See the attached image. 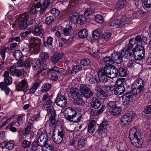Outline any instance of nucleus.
<instances>
[{
  "instance_id": "nucleus-52",
  "label": "nucleus",
  "mask_w": 151,
  "mask_h": 151,
  "mask_svg": "<svg viewBox=\"0 0 151 151\" xmlns=\"http://www.w3.org/2000/svg\"><path fill=\"white\" fill-rule=\"evenodd\" d=\"M82 67L80 65H76L73 67L70 72V74L72 75L74 72L75 73L79 71L82 69Z\"/></svg>"
},
{
  "instance_id": "nucleus-42",
  "label": "nucleus",
  "mask_w": 151,
  "mask_h": 151,
  "mask_svg": "<svg viewBox=\"0 0 151 151\" xmlns=\"http://www.w3.org/2000/svg\"><path fill=\"white\" fill-rule=\"evenodd\" d=\"M110 26L116 28L120 26L122 27V25L119 20L116 19L112 21L110 24Z\"/></svg>"
},
{
  "instance_id": "nucleus-60",
  "label": "nucleus",
  "mask_w": 151,
  "mask_h": 151,
  "mask_svg": "<svg viewBox=\"0 0 151 151\" xmlns=\"http://www.w3.org/2000/svg\"><path fill=\"white\" fill-rule=\"evenodd\" d=\"M92 37L94 40H96L99 38V34L97 31L94 30L92 33Z\"/></svg>"
},
{
  "instance_id": "nucleus-33",
  "label": "nucleus",
  "mask_w": 151,
  "mask_h": 151,
  "mask_svg": "<svg viewBox=\"0 0 151 151\" xmlns=\"http://www.w3.org/2000/svg\"><path fill=\"white\" fill-rule=\"evenodd\" d=\"M96 96L98 98L102 100L105 99L107 97L106 92L103 90H100L97 92Z\"/></svg>"
},
{
  "instance_id": "nucleus-2",
  "label": "nucleus",
  "mask_w": 151,
  "mask_h": 151,
  "mask_svg": "<svg viewBox=\"0 0 151 151\" xmlns=\"http://www.w3.org/2000/svg\"><path fill=\"white\" fill-rule=\"evenodd\" d=\"M108 77L112 78L116 77L118 74L117 69L111 65H105L103 68Z\"/></svg>"
},
{
  "instance_id": "nucleus-11",
  "label": "nucleus",
  "mask_w": 151,
  "mask_h": 151,
  "mask_svg": "<svg viewBox=\"0 0 151 151\" xmlns=\"http://www.w3.org/2000/svg\"><path fill=\"white\" fill-rule=\"evenodd\" d=\"M48 139L47 134L44 132L40 134L37 139L38 145L40 146H42L47 143Z\"/></svg>"
},
{
  "instance_id": "nucleus-17",
  "label": "nucleus",
  "mask_w": 151,
  "mask_h": 151,
  "mask_svg": "<svg viewBox=\"0 0 151 151\" xmlns=\"http://www.w3.org/2000/svg\"><path fill=\"white\" fill-rule=\"evenodd\" d=\"M66 120L70 122H77L81 121V119H82V116L81 114L79 113H75V114L70 115L69 117V119L65 118Z\"/></svg>"
},
{
  "instance_id": "nucleus-16",
  "label": "nucleus",
  "mask_w": 151,
  "mask_h": 151,
  "mask_svg": "<svg viewBox=\"0 0 151 151\" xmlns=\"http://www.w3.org/2000/svg\"><path fill=\"white\" fill-rule=\"evenodd\" d=\"M77 145L76 147L75 146V147L78 150L86 147L87 145L86 139L84 137H81L78 139Z\"/></svg>"
},
{
  "instance_id": "nucleus-63",
  "label": "nucleus",
  "mask_w": 151,
  "mask_h": 151,
  "mask_svg": "<svg viewBox=\"0 0 151 151\" xmlns=\"http://www.w3.org/2000/svg\"><path fill=\"white\" fill-rule=\"evenodd\" d=\"M31 145L30 142L26 140H24L22 144V145L24 148L29 147Z\"/></svg>"
},
{
  "instance_id": "nucleus-24",
  "label": "nucleus",
  "mask_w": 151,
  "mask_h": 151,
  "mask_svg": "<svg viewBox=\"0 0 151 151\" xmlns=\"http://www.w3.org/2000/svg\"><path fill=\"white\" fill-rule=\"evenodd\" d=\"M45 64H42L41 62L38 60H34L31 61V65L32 67L36 69H39L42 67Z\"/></svg>"
},
{
  "instance_id": "nucleus-6",
  "label": "nucleus",
  "mask_w": 151,
  "mask_h": 151,
  "mask_svg": "<svg viewBox=\"0 0 151 151\" xmlns=\"http://www.w3.org/2000/svg\"><path fill=\"white\" fill-rule=\"evenodd\" d=\"M81 95L84 97L88 99L93 95V93L88 87L84 85H81L80 86Z\"/></svg>"
},
{
  "instance_id": "nucleus-18",
  "label": "nucleus",
  "mask_w": 151,
  "mask_h": 151,
  "mask_svg": "<svg viewBox=\"0 0 151 151\" xmlns=\"http://www.w3.org/2000/svg\"><path fill=\"white\" fill-rule=\"evenodd\" d=\"M64 53H55L50 59L51 61L54 64H56L62 58L63 56Z\"/></svg>"
},
{
  "instance_id": "nucleus-34",
  "label": "nucleus",
  "mask_w": 151,
  "mask_h": 151,
  "mask_svg": "<svg viewBox=\"0 0 151 151\" xmlns=\"http://www.w3.org/2000/svg\"><path fill=\"white\" fill-rule=\"evenodd\" d=\"M4 82H2L0 83V85H3L7 86L11 84L12 83V78L11 76L9 77H8L4 78Z\"/></svg>"
},
{
  "instance_id": "nucleus-28",
  "label": "nucleus",
  "mask_w": 151,
  "mask_h": 151,
  "mask_svg": "<svg viewBox=\"0 0 151 151\" xmlns=\"http://www.w3.org/2000/svg\"><path fill=\"white\" fill-rule=\"evenodd\" d=\"M126 0H119L116 3L115 8L118 10H120L125 6Z\"/></svg>"
},
{
  "instance_id": "nucleus-35",
  "label": "nucleus",
  "mask_w": 151,
  "mask_h": 151,
  "mask_svg": "<svg viewBox=\"0 0 151 151\" xmlns=\"http://www.w3.org/2000/svg\"><path fill=\"white\" fill-rule=\"evenodd\" d=\"M125 116L127 118V119L129 122H131L133 118L135 116V114L133 111H128L126 114Z\"/></svg>"
},
{
  "instance_id": "nucleus-10",
  "label": "nucleus",
  "mask_w": 151,
  "mask_h": 151,
  "mask_svg": "<svg viewBox=\"0 0 151 151\" xmlns=\"http://www.w3.org/2000/svg\"><path fill=\"white\" fill-rule=\"evenodd\" d=\"M133 96L130 91L127 92L124 94L122 98L123 104L125 106L130 104L132 100Z\"/></svg>"
},
{
  "instance_id": "nucleus-8",
  "label": "nucleus",
  "mask_w": 151,
  "mask_h": 151,
  "mask_svg": "<svg viewBox=\"0 0 151 151\" xmlns=\"http://www.w3.org/2000/svg\"><path fill=\"white\" fill-rule=\"evenodd\" d=\"M55 131H54L53 133L52 138L53 141L56 144H60L62 142L63 139L64 133L63 132L61 131L57 132V133L56 134L54 133Z\"/></svg>"
},
{
  "instance_id": "nucleus-21",
  "label": "nucleus",
  "mask_w": 151,
  "mask_h": 151,
  "mask_svg": "<svg viewBox=\"0 0 151 151\" xmlns=\"http://www.w3.org/2000/svg\"><path fill=\"white\" fill-rule=\"evenodd\" d=\"M44 32V31L42 25H40L36 27L34 29L33 33L37 36H42Z\"/></svg>"
},
{
  "instance_id": "nucleus-39",
  "label": "nucleus",
  "mask_w": 151,
  "mask_h": 151,
  "mask_svg": "<svg viewBox=\"0 0 151 151\" xmlns=\"http://www.w3.org/2000/svg\"><path fill=\"white\" fill-rule=\"evenodd\" d=\"M87 20L86 16L83 15L78 16L76 23L80 25L85 23Z\"/></svg>"
},
{
  "instance_id": "nucleus-55",
  "label": "nucleus",
  "mask_w": 151,
  "mask_h": 151,
  "mask_svg": "<svg viewBox=\"0 0 151 151\" xmlns=\"http://www.w3.org/2000/svg\"><path fill=\"white\" fill-rule=\"evenodd\" d=\"M81 63L84 66H89L91 65V62L88 59H82L81 61Z\"/></svg>"
},
{
  "instance_id": "nucleus-27",
  "label": "nucleus",
  "mask_w": 151,
  "mask_h": 151,
  "mask_svg": "<svg viewBox=\"0 0 151 151\" xmlns=\"http://www.w3.org/2000/svg\"><path fill=\"white\" fill-rule=\"evenodd\" d=\"M82 96L80 95L73 98L74 104L79 106L84 104H85V101L83 99Z\"/></svg>"
},
{
  "instance_id": "nucleus-29",
  "label": "nucleus",
  "mask_w": 151,
  "mask_h": 151,
  "mask_svg": "<svg viewBox=\"0 0 151 151\" xmlns=\"http://www.w3.org/2000/svg\"><path fill=\"white\" fill-rule=\"evenodd\" d=\"M135 40L136 42H141L142 44H146L147 43V38L146 36H141L138 35L135 38Z\"/></svg>"
},
{
  "instance_id": "nucleus-43",
  "label": "nucleus",
  "mask_w": 151,
  "mask_h": 151,
  "mask_svg": "<svg viewBox=\"0 0 151 151\" xmlns=\"http://www.w3.org/2000/svg\"><path fill=\"white\" fill-rule=\"evenodd\" d=\"M52 103L53 102L51 99L50 98H48V99L43 105L42 106L43 109L45 110H48L49 109H48L50 107Z\"/></svg>"
},
{
  "instance_id": "nucleus-46",
  "label": "nucleus",
  "mask_w": 151,
  "mask_h": 151,
  "mask_svg": "<svg viewBox=\"0 0 151 151\" xmlns=\"http://www.w3.org/2000/svg\"><path fill=\"white\" fill-rule=\"evenodd\" d=\"M47 111L48 114L50 116V119H55L56 115L55 111L54 109H48Z\"/></svg>"
},
{
  "instance_id": "nucleus-26",
  "label": "nucleus",
  "mask_w": 151,
  "mask_h": 151,
  "mask_svg": "<svg viewBox=\"0 0 151 151\" xmlns=\"http://www.w3.org/2000/svg\"><path fill=\"white\" fill-rule=\"evenodd\" d=\"M137 45L138 42H136L134 39L132 38L129 40L127 48L135 50L137 49Z\"/></svg>"
},
{
  "instance_id": "nucleus-20",
  "label": "nucleus",
  "mask_w": 151,
  "mask_h": 151,
  "mask_svg": "<svg viewBox=\"0 0 151 151\" xmlns=\"http://www.w3.org/2000/svg\"><path fill=\"white\" fill-rule=\"evenodd\" d=\"M29 17L27 16L22 17L20 19L19 21V27L21 29H24L27 27V22Z\"/></svg>"
},
{
  "instance_id": "nucleus-12",
  "label": "nucleus",
  "mask_w": 151,
  "mask_h": 151,
  "mask_svg": "<svg viewBox=\"0 0 151 151\" xmlns=\"http://www.w3.org/2000/svg\"><path fill=\"white\" fill-rule=\"evenodd\" d=\"M113 63L117 64L121 63L122 61V54L117 52L113 53L111 55Z\"/></svg>"
},
{
  "instance_id": "nucleus-41",
  "label": "nucleus",
  "mask_w": 151,
  "mask_h": 151,
  "mask_svg": "<svg viewBox=\"0 0 151 151\" xmlns=\"http://www.w3.org/2000/svg\"><path fill=\"white\" fill-rule=\"evenodd\" d=\"M135 86H140V87H144L145 85L144 82L142 79L139 78L134 81L132 84Z\"/></svg>"
},
{
  "instance_id": "nucleus-4",
  "label": "nucleus",
  "mask_w": 151,
  "mask_h": 151,
  "mask_svg": "<svg viewBox=\"0 0 151 151\" xmlns=\"http://www.w3.org/2000/svg\"><path fill=\"white\" fill-rule=\"evenodd\" d=\"M145 55L144 47L142 46H139L134 50V58L137 60H140L143 59Z\"/></svg>"
},
{
  "instance_id": "nucleus-61",
  "label": "nucleus",
  "mask_w": 151,
  "mask_h": 151,
  "mask_svg": "<svg viewBox=\"0 0 151 151\" xmlns=\"http://www.w3.org/2000/svg\"><path fill=\"white\" fill-rule=\"evenodd\" d=\"M116 103L117 102L116 101H111L109 102L108 103V105L112 109L118 106L116 104Z\"/></svg>"
},
{
  "instance_id": "nucleus-36",
  "label": "nucleus",
  "mask_w": 151,
  "mask_h": 151,
  "mask_svg": "<svg viewBox=\"0 0 151 151\" xmlns=\"http://www.w3.org/2000/svg\"><path fill=\"white\" fill-rule=\"evenodd\" d=\"M129 122L127 118L125 115L122 117L120 121V124L123 127L129 125L128 122Z\"/></svg>"
},
{
  "instance_id": "nucleus-54",
  "label": "nucleus",
  "mask_w": 151,
  "mask_h": 151,
  "mask_svg": "<svg viewBox=\"0 0 151 151\" xmlns=\"http://www.w3.org/2000/svg\"><path fill=\"white\" fill-rule=\"evenodd\" d=\"M10 49L8 47H4L3 48L1 52V57L3 60H4L5 57V53L8 52Z\"/></svg>"
},
{
  "instance_id": "nucleus-14",
  "label": "nucleus",
  "mask_w": 151,
  "mask_h": 151,
  "mask_svg": "<svg viewBox=\"0 0 151 151\" xmlns=\"http://www.w3.org/2000/svg\"><path fill=\"white\" fill-rule=\"evenodd\" d=\"M109 123L108 121L105 120L100 124L97 129V132L99 135H101L102 133L105 132L107 130V128L108 126Z\"/></svg>"
},
{
  "instance_id": "nucleus-48",
  "label": "nucleus",
  "mask_w": 151,
  "mask_h": 151,
  "mask_svg": "<svg viewBox=\"0 0 151 151\" xmlns=\"http://www.w3.org/2000/svg\"><path fill=\"white\" fill-rule=\"evenodd\" d=\"M2 85H0V88L2 90L4 91L6 94V95H8L11 90L10 88L8 87L7 86L3 85V84H2Z\"/></svg>"
},
{
  "instance_id": "nucleus-51",
  "label": "nucleus",
  "mask_w": 151,
  "mask_h": 151,
  "mask_svg": "<svg viewBox=\"0 0 151 151\" xmlns=\"http://www.w3.org/2000/svg\"><path fill=\"white\" fill-rule=\"evenodd\" d=\"M95 20L97 23H102L104 21L103 17L100 14H97L95 17Z\"/></svg>"
},
{
  "instance_id": "nucleus-64",
  "label": "nucleus",
  "mask_w": 151,
  "mask_h": 151,
  "mask_svg": "<svg viewBox=\"0 0 151 151\" xmlns=\"http://www.w3.org/2000/svg\"><path fill=\"white\" fill-rule=\"evenodd\" d=\"M145 6L147 8L151 7V0H143Z\"/></svg>"
},
{
  "instance_id": "nucleus-19",
  "label": "nucleus",
  "mask_w": 151,
  "mask_h": 151,
  "mask_svg": "<svg viewBox=\"0 0 151 151\" xmlns=\"http://www.w3.org/2000/svg\"><path fill=\"white\" fill-rule=\"evenodd\" d=\"M65 118L69 119V117L70 115L72 116L75 113H77L73 108L69 107L66 108L63 111Z\"/></svg>"
},
{
  "instance_id": "nucleus-45",
  "label": "nucleus",
  "mask_w": 151,
  "mask_h": 151,
  "mask_svg": "<svg viewBox=\"0 0 151 151\" xmlns=\"http://www.w3.org/2000/svg\"><path fill=\"white\" fill-rule=\"evenodd\" d=\"M103 60L104 63H106L105 65H111L113 63L112 58L110 57L106 56L103 58Z\"/></svg>"
},
{
  "instance_id": "nucleus-5",
  "label": "nucleus",
  "mask_w": 151,
  "mask_h": 151,
  "mask_svg": "<svg viewBox=\"0 0 151 151\" xmlns=\"http://www.w3.org/2000/svg\"><path fill=\"white\" fill-rule=\"evenodd\" d=\"M16 90L18 91H23L26 92L27 89L28 88V83L26 80L23 79L19 82H14Z\"/></svg>"
},
{
  "instance_id": "nucleus-1",
  "label": "nucleus",
  "mask_w": 151,
  "mask_h": 151,
  "mask_svg": "<svg viewBox=\"0 0 151 151\" xmlns=\"http://www.w3.org/2000/svg\"><path fill=\"white\" fill-rule=\"evenodd\" d=\"M129 136L131 143L134 146L138 148L141 147L143 142L141 138L139 130L135 128L131 129L129 131Z\"/></svg>"
},
{
  "instance_id": "nucleus-59",
  "label": "nucleus",
  "mask_w": 151,
  "mask_h": 151,
  "mask_svg": "<svg viewBox=\"0 0 151 151\" xmlns=\"http://www.w3.org/2000/svg\"><path fill=\"white\" fill-rule=\"evenodd\" d=\"M47 68V66L46 64L43 65L42 67H41V68H39V70L36 73L35 76H38V75L40 74L43 71L46 70Z\"/></svg>"
},
{
  "instance_id": "nucleus-23",
  "label": "nucleus",
  "mask_w": 151,
  "mask_h": 151,
  "mask_svg": "<svg viewBox=\"0 0 151 151\" xmlns=\"http://www.w3.org/2000/svg\"><path fill=\"white\" fill-rule=\"evenodd\" d=\"M70 92L73 98L81 95L80 91L76 88L72 87L70 89Z\"/></svg>"
},
{
  "instance_id": "nucleus-38",
  "label": "nucleus",
  "mask_w": 151,
  "mask_h": 151,
  "mask_svg": "<svg viewBox=\"0 0 151 151\" xmlns=\"http://www.w3.org/2000/svg\"><path fill=\"white\" fill-rule=\"evenodd\" d=\"M42 147V149L43 151H53L54 149L52 145H49L46 143Z\"/></svg>"
},
{
  "instance_id": "nucleus-3",
  "label": "nucleus",
  "mask_w": 151,
  "mask_h": 151,
  "mask_svg": "<svg viewBox=\"0 0 151 151\" xmlns=\"http://www.w3.org/2000/svg\"><path fill=\"white\" fill-rule=\"evenodd\" d=\"M33 42L30 44L29 50L34 54H37L40 51L41 40L38 38H33Z\"/></svg>"
},
{
  "instance_id": "nucleus-53",
  "label": "nucleus",
  "mask_w": 151,
  "mask_h": 151,
  "mask_svg": "<svg viewBox=\"0 0 151 151\" xmlns=\"http://www.w3.org/2000/svg\"><path fill=\"white\" fill-rule=\"evenodd\" d=\"M142 90L140 89H138L136 88H132L131 92V93L132 94V95H137L139 94L142 91Z\"/></svg>"
},
{
  "instance_id": "nucleus-32",
  "label": "nucleus",
  "mask_w": 151,
  "mask_h": 151,
  "mask_svg": "<svg viewBox=\"0 0 151 151\" xmlns=\"http://www.w3.org/2000/svg\"><path fill=\"white\" fill-rule=\"evenodd\" d=\"M122 111L121 108L117 106L111 109L110 113L112 115H118L121 114Z\"/></svg>"
},
{
  "instance_id": "nucleus-30",
  "label": "nucleus",
  "mask_w": 151,
  "mask_h": 151,
  "mask_svg": "<svg viewBox=\"0 0 151 151\" xmlns=\"http://www.w3.org/2000/svg\"><path fill=\"white\" fill-rule=\"evenodd\" d=\"M78 16V14L77 12H71L70 15L69 19L73 23H75L76 22Z\"/></svg>"
},
{
  "instance_id": "nucleus-9",
  "label": "nucleus",
  "mask_w": 151,
  "mask_h": 151,
  "mask_svg": "<svg viewBox=\"0 0 151 151\" xmlns=\"http://www.w3.org/2000/svg\"><path fill=\"white\" fill-rule=\"evenodd\" d=\"M104 72L103 68L100 69L98 73V79L97 80V83H99L100 82L106 83L107 82L108 79L107 78V76Z\"/></svg>"
},
{
  "instance_id": "nucleus-7",
  "label": "nucleus",
  "mask_w": 151,
  "mask_h": 151,
  "mask_svg": "<svg viewBox=\"0 0 151 151\" xmlns=\"http://www.w3.org/2000/svg\"><path fill=\"white\" fill-rule=\"evenodd\" d=\"M124 81L123 79H119L117 81L118 86H116V88L114 91V94L116 95H120L124 93L125 91V87L122 86V83Z\"/></svg>"
},
{
  "instance_id": "nucleus-40",
  "label": "nucleus",
  "mask_w": 151,
  "mask_h": 151,
  "mask_svg": "<svg viewBox=\"0 0 151 151\" xmlns=\"http://www.w3.org/2000/svg\"><path fill=\"white\" fill-rule=\"evenodd\" d=\"M88 31L86 29H81L78 32V35L79 37L83 38L86 37L88 35Z\"/></svg>"
},
{
  "instance_id": "nucleus-13",
  "label": "nucleus",
  "mask_w": 151,
  "mask_h": 151,
  "mask_svg": "<svg viewBox=\"0 0 151 151\" xmlns=\"http://www.w3.org/2000/svg\"><path fill=\"white\" fill-rule=\"evenodd\" d=\"M122 55L125 58L129 59L134 57V50L133 49H123L121 51Z\"/></svg>"
},
{
  "instance_id": "nucleus-44",
  "label": "nucleus",
  "mask_w": 151,
  "mask_h": 151,
  "mask_svg": "<svg viewBox=\"0 0 151 151\" xmlns=\"http://www.w3.org/2000/svg\"><path fill=\"white\" fill-rule=\"evenodd\" d=\"M51 85L46 83L44 84L42 87L41 91L43 93L45 92L49 91L51 88Z\"/></svg>"
},
{
  "instance_id": "nucleus-37",
  "label": "nucleus",
  "mask_w": 151,
  "mask_h": 151,
  "mask_svg": "<svg viewBox=\"0 0 151 151\" xmlns=\"http://www.w3.org/2000/svg\"><path fill=\"white\" fill-rule=\"evenodd\" d=\"M16 60H19L22 56V53L20 50H17L14 51L13 54Z\"/></svg>"
},
{
  "instance_id": "nucleus-22",
  "label": "nucleus",
  "mask_w": 151,
  "mask_h": 151,
  "mask_svg": "<svg viewBox=\"0 0 151 151\" xmlns=\"http://www.w3.org/2000/svg\"><path fill=\"white\" fill-rule=\"evenodd\" d=\"M49 57L48 54L47 53L42 52L40 55L38 60L41 62V64H44Z\"/></svg>"
},
{
  "instance_id": "nucleus-58",
  "label": "nucleus",
  "mask_w": 151,
  "mask_h": 151,
  "mask_svg": "<svg viewBox=\"0 0 151 151\" xmlns=\"http://www.w3.org/2000/svg\"><path fill=\"white\" fill-rule=\"evenodd\" d=\"M47 72L50 74V78L51 79L55 81H57L58 79V76L54 72L52 71L49 72V70H47Z\"/></svg>"
},
{
  "instance_id": "nucleus-47",
  "label": "nucleus",
  "mask_w": 151,
  "mask_h": 151,
  "mask_svg": "<svg viewBox=\"0 0 151 151\" xmlns=\"http://www.w3.org/2000/svg\"><path fill=\"white\" fill-rule=\"evenodd\" d=\"M72 26L70 25L67 26L65 29H63V33L65 35L68 36L70 35L71 34L70 31L72 29Z\"/></svg>"
},
{
  "instance_id": "nucleus-49",
  "label": "nucleus",
  "mask_w": 151,
  "mask_h": 151,
  "mask_svg": "<svg viewBox=\"0 0 151 151\" xmlns=\"http://www.w3.org/2000/svg\"><path fill=\"white\" fill-rule=\"evenodd\" d=\"M119 75L122 77L125 76L127 74V70L122 67L119 68Z\"/></svg>"
},
{
  "instance_id": "nucleus-56",
  "label": "nucleus",
  "mask_w": 151,
  "mask_h": 151,
  "mask_svg": "<svg viewBox=\"0 0 151 151\" xmlns=\"http://www.w3.org/2000/svg\"><path fill=\"white\" fill-rule=\"evenodd\" d=\"M98 80L96 76L91 75L89 77L88 81L91 84H93L95 82L97 83Z\"/></svg>"
},
{
  "instance_id": "nucleus-62",
  "label": "nucleus",
  "mask_w": 151,
  "mask_h": 151,
  "mask_svg": "<svg viewBox=\"0 0 151 151\" xmlns=\"http://www.w3.org/2000/svg\"><path fill=\"white\" fill-rule=\"evenodd\" d=\"M54 20V18L53 17L51 16H50L46 17L45 19V23L49 25Z\"/></svg>"
},
{
  "instance_id": "nucleus-50",
  "label": "nucleus",
  "mask_w": 151,
  "mask_h": 151,
  "mask_svg": "<svg viewBox=\"0 0 151 151\" xmlns=\"http://www.w3.org/2000/svg\"><path fill=\"white\" fill-rule=\"evenodd\" d=\"M119 20L120 21V23L122 25V27H123L125 25V23H127V22L129 21V19L126 16H122V18Z\"/></svg>"
},
{
  "instance_id": "nucleus-31",
  "label": "nucleus",
  "mask_w": 151,
  "mask_h": 151,
  "mask_svg": "<svg viewBox=\"0 0 151 151\" xmlns=\"http://www.w3.org/2000/svg\"><path fill=\"white\" fill-rule=\"evenodd\" d=\"M50 1L49 0H44V1L41 5L40 8V13L41 14L43 13L45 11L46 8L48 7L50 4Z\"/></svg>"
},
{
  "instance_id": "nucleus-15",
  "label": "nucleus",
  "mask_w": 151,
  "mask_h": 151,
  "mask_svg": "<svg viewBox=\"0 0 151 151\" xmlns=\"http://www.w3.org/2000/svg\"><path fill=\"white\" fill-rule=\"evenodd\" d=\"M56 104L61 107H64L67 104L66 99L63 96H58L55 101Z\"/></svg>"
},
{
  "instance_id": "nucleus-57",
  "label": "nucleus",
  "mask_w": 151,
  "mask_h": 151,
  "mask_svg": "<svg viewBox=\"0 0 151 151\" xmlns=\"http://www.w3.org/2000/svg\"><path fill=\"white\" fill-rule=\"evenodd\" d=\"M51 13L55 17H58L60 14V11L58 9L55 8L51 9Z\"/></svg>"
},
{
  "instance_id": "nucleus-25",
  "label": "nucleus",
  "mask_w": 151,
  "mask_h": 151,
  "mask_svg": "<svg viewBox=\"0 0 151 151\" xmlns=\"http://www.w3.org/2000/svg\"><path fill=\"white\" fill-rule=\"evenodd\" d=\"M91 104L92 107L97 109L100 106L101 103L97 98L93 97L91 99Z\"/></svg>"
}]
</instances>
